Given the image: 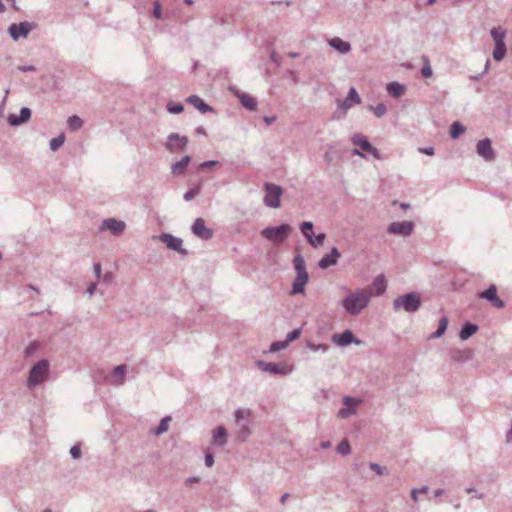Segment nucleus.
I'll list each match as a JSON object with an SVG mask.
<instances>
[{
    "instance_id": "f257e3e1",
    "label": "nucleus",
    "mask_w": 512,
    "mask_h": 512,
    "mask_svg": "<svg viewBox=\"0 0 512 512\" xmlns=\"http://www.w3.org/2000/svg\"><path fill=\"white\" fill-rule=\"evenodd\" d=\"M370 303V293L366 290L358 288L349 291L342 300V307L351 316L359 315Z\"/></svg>"
},
{
    "instance_id": "f03ea898",
    "label": "nucleus",
    "mask_w": 512,
    "mask_h": 512,
    "mask_svg": "<svg viewBox=\"0 0 512 512\" xmlns=\"http://www.w3.org/2000/svg\"><path fill=\"white\" fill-rule=\"evenodd\" d=\"M293 266L295 269L296 277L292 283L291 294H303L305 286L309 281V274L306 270V262L301 254H296L293 259Z\"/></svg>"
},
{
    "instance_id": "7ed1b4c3",
    "label": "nucleus",
    "mask_w": 512,
    "mask_h": 512,
    "mask_svg": "<svg viewBox=\"0 0 512 512\" xmlns=\"http://www.w3.org/2000/svg\"><path fill=\"white\" fill-rule=\"evenodd\" d=\"M236 438L245 442L252 434V412L249 409L239 408L235 411Z\"/></svg>"
},
{
    "instance_id": "20e7f679",
    "label": "nucleus",
    "mask_w": 512,
    "mask_h": 512,
    "mask_svg": "<svg viewBox=\"0 0 512 512\" xmlns=\"http://www.w3.org/2000/svg\"><path fill=\"white\" fill-rule=\"evenodd\" d=\"M421 307V297L416 292H409L407 294L398 296L393 301L394 311L403 309L405 312L414 313Z\"/></svg>"
},
{
    "instance_id": "39448f33",
    "label": "nucleus",
    "mask_w": 512,
    "mask_h": 512,
    "mask_svg": "<svg viewBox=\"0 0 512 512\" xmlns=\"http://www.w3.org/2000/svg\"><path fill=\"white\" fill-rule=\"evenodd\" d=\"M292 228L288 224H281L275 227H266L261 235L276 245L283 243L291 234Z\"/></svg>"
},
{
    "instance_id": "423d86ee",
    "label": "nucleus",
    "mask_w": 512,
    "mask_h": 512,
    "mask_svg": "<svg viewBox=\"0 0 512 512\" xmlns=\"http://www.w3.org/2000/svg\"><path fill=\"white\" fill-rule=\"evenodd\" d=\"M361 103V98L354 87H351L348 91L347 97L341 101L337 100L338 110L333 114L332 119L339 120L345 117L346 111L353 105Z\"/></svg>"
},
{
    "instance_id": "0eeeda50",
    "label": "nucleus",
    "mask_w": 512,
    "mask_h": 512,
    "mask_svg": "<svg viewBox=\"0 0 512 512\" xmlns=\"http://www.w3.org/2000/svg\"><path fill=\"white\" fill-rule=\"evenodd\" d=\"M49 372V363L46 359H42L38 361L36 364H34L30 371H29V377H28V386L35 387L36 385L40 384L45 377L48 375Z\"/></svg>"
},
{
    "instance_id": "6e6552de",
    "label": "nucleus",
    "mask_w": 512,
    "mask_h": 512,
    "mask_svg": "<svg viewBox=\"0 0 512 512\" xmlns=\"http://www.w3.org/2000/svg\"><path fill=\"white\" fill-rule=\"evenodd\" d=\"M265 196L263 199L264 204L270 208L280 207V197L283 193L282 188L279 185L273 183H265Z\"/></svg>"
},
{
    "instance_id": "1a4fd4ad",
    "label": "nucleus",
    "mask_w": 512,
    "mask_h": 512,
    "mask_svg": "<svg viewBox=\"0 0 512 512\" xmlns=\"http://www.w3.org/2000/svg\"><path fill=\"white\" fill-rule=\"evenodd\" d=\"M188 142V137L171 133L167 137L165 147L171 153H180L186 150Z\"/></svg>"
},
{
    "instance_id": "9d476101",
    "label": "nucleus",
    "mask_w": 512,
    "mask_h": 512,
    "mask_svg": "<svg viewBox=\"0 0 512 512\" xmlns=\"http://www.w3.org/2000/svg\"><path fill=\"white\" fill-rule=\"evenodd\" d=\"M257 367L262 371L273 375H288L291 373L292 368L286 364L271 363L258 360L256 362Z\"/></svg>"
},
{
    "instance_id": "9b49d317",
    "label": "nucleus",
    "mask_w": 512,
    "mask_h": 512,
    "mask_svg": "<svg viewBox=\"0 0 512 512\" xmlns=\"http://www.w3.org/2000/svg\"><path fill=\"white\" fill-rule=\"evenodd\" d=\"M34 28V24L28 21L13 23L8 28V33L14 41H18L20 37L26 38Z\"/></svg>"
},
{
    "instance_id": "f8f14e48",
    "label": "nucleus",
    "mask_w": 512,
    "mask_h": 512,
    "mask_svg": "<svg viewBox=\"0 0 512 512\" xmlns=\"http://www.w3.org/2000/svg\"><path fill=\"white\" fill-rule=\"evenodd\" d=\"M159 239L170 250L176 251L184 256L188 254V251L182 247L183 240L181 238L173 236L172 234L169 233H162L159 236Z\"/></svg>"
},
{
    "instance_id": "ddd939ff",
    "label": "nucleus",
    "mask_w": 512,
    "mask_h": 512,
    "mask_svg": "<svg viewBox=\"0 0 512 512\" xmlns=\"http://www.w3.org/2000/svg\"><path fill=\"white\" fill-rule=\"evenodd\" d=\"M351 141L353 145L359 147L362 151L370 153L375 159H381L379 150L372 146L368 139L362 134L353 135Z\"/></svg>"
},
{
    "instance_id": "4468645a",
    "label": "nucleus",
    "mask_w": 512,
    "mask_h": 512,
    "mask_svg": "<svg viewBox=\"0 0 512 512\" xmlns=\"http://www.w3.org/2000/svg\"><path fill=\"white\" fill-rule=\"evenodd\" d=\"M413 230L414 223L412 221L392 222L387 227L388 233L404 237L410 236Z\"/></svg>"
},
{
    "instance_id": "2eb2a0df",
    "label": "nucleus",
    "mask_w": 512,
    "mask_h": 512,
    "mask_svg": "<svg viewBox=\"0 0 512 512\" xmlns=\"http://www.w3.org/2000/svg\"><path fill=\"white\" fill-rule=\"evenodd\" d=\"M192 233L202 239V240H210L214 236V231L206 227L205 221L202 218H196L192 227H191Z\"/></svg>"
},
{
    "instance_id": "dca6fc26",
    "label": "nucleus",
    "mask_w": 512,
    "mask_h": 512,
    "mask_svg": "<svg viewBox=\"0 0 512 512\" xmlns=\"http://www.w3.org/2000/svg\"><path fill=\"white\" fill-rule=\"evenodd\" d=\"M125 229L126 223L116 218L104 219L100 226V231L109 230L115 236L122 235Z\"/></svg>"
},
{
    "instance_id": "f3484780",
    "label": "nucleus",
    "mask_w": 512,
    "mask_h": 512,
    "mask_svg": "<svg viewBox=\"0 0 512 512\" xmlns=\"http://www.w3.org/2000/svg\"><path fill=\"white\" fill-rule=\"evenodd\" d=\"M332 342L338 346L344 347L351 343L359 345L360 340L356 339L351 330H345L342 333H336L332 335Z\"/></svg>"
},
{
    "instance_id": "a211bd4d",
    "label": "nucleus",
    "mask_w": 512,
    "mask_h": 512,
    "mask_svg": "<svg viewBox=\"0 0 512 512\" xmlns=\"http://www.w3.org/2000/svg\"><path fill=\"white\" fill-rule=\"evenodd\" d=\"M477 154L486 161H492L495 158V153L492 148L491 140L485 138L480 140L476 146Z\"/></svg>"
},
{
    "instance_id": "6ab92c4d",
    "label": "nucleus",
    "mask_w": 512,
    "mask_h": 512,
    "mask_svg": "<svg viewBox=\"0 0 512 512\" xmlns=\"http://www.w3.org/2000/svg\"><path fill=\"white\" fill-rule=\"evenodd\" d=\"M479 297L489 301L493 307L501 309L504 307V302L497 296V288L495 285H490L488 289L482 291Z\"/></svg>"
},
{
    "instance_id": "aec40b11",
    "label": "nucleus",
    "mask_w": 512,
    "mask_h": 512,
    "mask_svg": "<svg viewBox=\"0 0 512 512\" xmlns=\"http://www.w3.org/2000/svg\"><path fill=\"white\" fill-rule=\"evenodd\" d=\"M340 258V252L336 247H333L329 254L324 255L318 265L321 269H327L331 266L337 264L338 259Z\"/></svg>"
},
{
    "instance_id": "412c9836",
    "label": "nucleus",
    "mask_w": 512,
    "mask_h": 512,
    "mask_svg": "<svg viewBox=\"0 0 512 512\" xmlns=\"http://www.w3.org/2000/svg\"><path fill=\"white\" fill-rule=\"evenodd\" d=\"M31 118V110L28 107H23L20 110V115L17 116L15 114H10L8 116V123L11 126H20L23 123L27 122Z\"/></svg>"
},
{
    "instance_id": "4be33fe9",
    "label": "nucleus",
    "mask_w": 512,
    "mask_h": 512,
    "mask_svg": "<svg viewBox=\"0 0 512 512\" xmlns=\"http://www.w3.org/2000/svg\"><path fill=\"white\" fill-rule=\"evenodd\" d=\"M386 288L387 283L385 277L383 275H378L377 277H375L369 291L367 292L370 293V297L380 296L386 291Z\"/></svg>"
},
{
    "instance_id": "5701e85b",
    "label": "nucleus",
    "mask_w": 512,
    "mask_h": 512,
    "mask_svg": "<svg viewBox=\"0 0 512 512\" xmlns=\"http://www.w3.org/2000/svg\"><path fill=\"white\" fill-rule=\"evenodd\" d=\"M354 402H360V400H355L352 397L345 396L343 398V404L346 406L344 408H341L338 411V417L341 419H346L350 417L352 414L355 413V407L353 406Z\"/></svg>"
},
{
    "instance_id": "b1692460",
    "label": "nucleus",
    "mask_w": 512,
    "mask_h": 512,
    "mask_svg": "<svg viewBox=\"0 0 512 512\" xmlns=\"http://www.w3.org/2000/svg\"><path fill=\"white\" fill-rule=\"evenodd\" d=\"M237 98L239 99L240 103L243 107H245L249 111H256L257 110V100L255 97L248 93L244 92H237L236 93Z\"/></svg>"
},
{
    "instance_id": "393cba45",
    "label": "nucleus",
    "mask_w": 512,
    "mask_h": 512,
    "mask_svg": "<svg viewBox=\"0 0 512 512\" xmlns=\"http://www.w3.org/2000/svg\"><path fill=\"white\" fill-rule=\"evenodd\" d=\"M212 444L218 447H224L227 444V430L224 426H218L213 431Z\"/></svg>"
},
{
    "instance_id": "a878e982",
    "label": "nucleus",
    "mask_w": 512,
    "mask_h": 512,
    "mask_svg": "<svg viewBox=\"0 0 512 512\" xmlns=\"http://www.w3.org/2000/svg\"><path fill=\"white\" fill-rule=\"evenodd\" d=\"M450 355H451V359L454 362L465 363L472 359L473 352L470 349H464V350L455 349V350L451 351Z\"/></svg>"
},
{
    "instance_id": "bb28decb",
    "label": "nucleus",
    "mask_w": 512,
    "mask_h": 512,
    "mask_svg": "<svg viewBox=\"0 0 512 512\" xmlns=\"http://www.w3.org/2000/svg\"><path fill=\"white\" fill-rule=\"evenodd\" d=\"M187 102L193 105L202 114L212 111V107L205 103L199 96L191 95L187 98Z\"/></svg>"
},
{
    "instance_id": "cd10ccee",
    "label": "nucleus",
    "mask_w": 512,
    "mask_h": 512,
    "mask_svg": "<svg viewBox=\"0 0 512 512\" xmlns=\"http://www.w3.org/2000/svg\"><path fill=\"white\" fill-rule=\"evenodd\" d=\"M329 45L342 54L348 53L351 50L350 43L342 40L339 37L331 39L329 41Z\"/></svg>"
},
{
    "instance_id": "c85d7f7f",
    "label": "nucleus",
    "mask_w": 512,
    "mask_h": 512,
    "mask_svg": "<svg viewBox=\"0 0 512 512\" xmlns=\"http://www.w3.org/2000/svg\"><path fill=\"white\" fill-rule=\"evenodd\" d=\"M386 90L390 96L399 98L404 94L405 86L399 82L394 81L387 84Z\"/></svg>"
},
{
    "instance_id": "c756f323",
    "label": "nucleus",
    "mask_w": 512,
    "mask_h": 512,
    "mask_svg": "<svg viewBox=\"0 0 512 512\" xmlns=\"http://www.w3.org/2000/svg\"><path fill=\"white\" fill-rule=\"evenodd\" d=\"M478 330V326L473 323H466L462 326L459 337L462 340H466L469 337H471L474 333H476Z\"/></svg>"
},
{
    "instance_id": "7c9ffc66",
    "label": "nucleus",
    "mask_w": 512,
    "mask_h": 512,
    "mask_svg": "<svg viewBox=\"0 0 512 512\" xmlns=\"http://www.w3.org/2000/svg\"><path fill=\"white\" fill-rule=\"evenodd\" d=\"M190 160V156H184L180 161L172 164L171 173L174 175L183 174V169L189 164Z\"/></svg>"
},
{
    "instance_id": "2f4dec72",
    "label": "nucleus",
    "mask_w": 512,
    "mask_h": 512,
    "mask_svg": "<svg viewBox=\"0 0 512 512\" xmlns=\"http://www.w3.org/2000/svg\"><path fill=\"white\" fill-rule=\"evenodd\" d=\"M490 34L495 41V45L497 44H505L504 38L506 36V32L501 27H494L491 29Z\"/></svg>"
},
{
    "instance_id": "473e14b6",
    "label": "nucleus",
    "mask_w": 512,
    "mask_h": 512,
    "mask_svg": "<svg viewBox=\"0 0 512 512\" xmlns=\"http://www.w3.org/2000/svg\"><path fill=\"white\" fill-rule=\"evenodd\" d=\"M421 61L423 63V66H422V69H421V75L424 77V78H430L433 74V71H432V68H431V63H430V59L427 55H422L421 56Z\"/></svg>"
},
{
    "instance_id": "72a5a7b5",
    "label": "nucleus",
    "mask_w": 512,
    "mask_h": 512,
    "mask_svg": "<svg viewBox=\"0 0 512 512\" xmlns=\"http://www.w3.org/2000/svg\"><path fill=\"white\" fill-rule=\"evenodd\" d=\"M465 130L466 128L462 123L458 121L453 122L450 127V136L452 139H457L460 135H462L465 132Z\"/></svg>"
},
{
    "instance_id": "f704fd0d",
    "label": "nucleus",
    "mask_w": 512,
    "mask_h": 512,
    "mask_svg": "<svg viewBox=\"0 0 512 512\" xmlns=\"http://www.w3.org/2000/svg\"><path fill=\"white\" fill-rule=\"evenodd\" d=\"M325 238L326 235L324 233H320L318 235H314V233H312L310 236H307L306 240L311 246L319 247L324 244Z\"/></svg>"
},
{
    "instance_id": "c9c22d12",
    "label": "nucleus",
    "mask_w": 512,
    "mask_h": 512,
    "mask_svg": "<svg viewBox=\"0 0 512 512\" xmlns=\"http://www.w3.org/2000/svg\"><path fill=\"white\" fill-rule=\"evenodd\" d=\"M114 376L117 378L115 380V385H122L124 383V377L126 374V365H118L113 370Z\"/></svg>"
},
{
    "instance_id": "e433bc0d",
    "label": "nucleus",
    "mask_w": 512,
    "mask_h": 512,
    "mask_svg": "<svg viewBox=\"0 0 512 512\" xmlns=\"http://www.w3.org/2000/svg\"><path fill=\"white\" fill-rule=\"evenodd\" d=\"M448 326V318L443 316L439 321L437 330L430 336L432 339L440 338L446 331Z\"/></svg>"
},
{
    "instance_id": "4c0bfd02",
    "label": "nucleus",
    "mask_w": 512,
    "mask_h": 512,
    "mask_svg": "<svg viewBox=\"0 0 512 512\" xmlns=\"http://www.w3.org/2000/svg\"><path fill=\"white\" fill-rule=\"evenodd\" d=\"M170 421H171V417L170 416H166L163 419H161L158 427L154 431V434L157 435V436H160V435L164 434L165 432H167Z\"/></svg>"
},
{
    "instance_id": "58836bf2",
    "label": "nucleus",
    "mask_w": 512,
    "mask_h": 512,
    "mask_svg": "<svg viewBox=\"0 0 512 512\" xmlns=\"http://www.w3.org/2000/svg\"><path fill=\"white\" fill-rule=\"evenodd\" d=\"M67 124L69 129L77 131L83 126V120L80 117L73 115L68 118Z\"/></svg>"
},
{
    "instance_id": "ea45409f",
    "label": "nucleus",
    "mask_w": 512,
    "mask_h": 512,
    "mask_svg": "<svg viewBox=\"0 0 512 512\" xmlns=\"http://www.w3.org/2000/svg\"><path fill=\"white\" fill-rule=\"evenodd\" d=\"M337 453L342 456H347L351 452V446L347 439H343L336 447Z\"/></svg>"
},
{
    "instance_id": "a19ab883",
    "label": "nucleus",
    "mask_w": 512,
    "mask_h": 512,
    "mask_svg": "<svg viewBox=\"0 0 512 512\" xmlns=\"http://www.w3.org/2000/svg\"><path fill=\"white\" fill-rule=\"evenodd\" d=\"M506 55V46L505 44H497L495 45L494 51H493V58L496 61H501Z\"/></svg>"
},
{
    "instance_id": "79ce46f5",
    "label": "nucleus",
    "mask_w": 512,
    "mask_h": 512,
    "mask_svg": "<svg viewBox=\"0 0 512 512\" xmlns=\"http://www.w3.org/2000/svg\"><path fill=\"white\" fill-rule=\"evenodd\" d=\"M65 141L64 134H60L59 136L52 138L49 142V147L52 151H57Z\"/></svg>"
},
{
    "instance_id": "37998d69",
    "label": "nucleus",
    "mask_w": 512,
    "mask_h": 512,
    "mask_svg": "<svg viewBox=\"0 0 512 512\" xmlns=\"http://www.w3.org/2000/svg\"><path fill=\"white\" fill-rule=\"evenodd\" d=\"M200 191H201V184H198L195 188L188 190L184 194L183 198L185 201H191L194 197L199 195Z\"/></svg>"
},
{
    "instance_id": "c03bdc74",
    "label": "nucleus",
    "mask_w": 512,
    "mask_h": 512,
    "mask_svg": "<svg viewBox=\"0 0 512 512\" xmlns=\"http://www.w3.org/2000/svg\"><path fill=\"white\" fill-rule=\"evenodd\" d=\"M184 110V107L180 103L169 102L167 104V111L171 114H179Z\"/></svg>"
},
{
    "instance_id": "a18cd8bd",
    "label": "nucleus",
    "mask_w": 512,
    "mask_h": 512,
    "mask_svg": "<svg viewBox=\"0 0 512 512\" xmlns=\"http://www.w3.org/2000/svg\"><path fill=\"white\" fill-rule=\"evenodd\" d=\"M303 236L307 239L313 233V223L310 221H304L300 226Z\"/></svg>"
},
{
    "instance_id": "49530a36",
    "label": "nucleus",
    "mask_w": 512,
    "mask_h": 512,
    "mask_svg": "<svg viewBox=\"0 0 512 512\" xmlns=\"http://www.w3.org/2000/svg\"><path fill=\"white\" fill-rule=\"evenodd\" d=\"M307 347L311 351H314V352L320 351L322 353H326L329 349V345H327V344L308 343Z\"/></svg>"
},
{
    "instance_id": "de8ad7c7",
    "label": "nucleus",
    "mask_w": 512,
    "mask_h": 512,
    "mask_svg": "<svg viewBox=\"0 0 512 512\" xmlns=\"http://www.w3.org/2000/svg\"><path fill=\"white\" fill-rule=\"evenodd\" d=\"M371 470H373L378 475H387L388 469L385 466H381L377 463L371 462L369 464Z\"/></svg>"
},
{
    "instance_id": "09e8293b",
    "label": "nucleus",
    "mask_w": 512,
    "mask_h": 512,
    "mask_svg": "<svg viewBox=\"0 0 512 512\" xmlns=\"http://www.w3.org/2000/svg\"><path fill=\"white\" fill-rule=\"evenodd\" d=\"M373 112L374 114L377 116V117H382L383 115L386 114L387 112V108L386 106L383 104V103H379L378 105H376L375 107L374 106H370L369 107Z\"/></svg>"
},
{
    "instance_id": "8fccbe9b",
    "label": "nucleus",
    "mask_w": 512,
    "mask_h": 512,
    "mask_svg": "<svg viewBox=\"0 0 512 512\" xmlns=\"http://www.w3.org/2000/svg\"><path fill=\"white\" fill-rule=\"evenodd\" d=\"M287 342L284 341H275L270 345L269 351L272 353L283 350L287 347Z\"/></svg>"
},
{
    "instance_id": "3c124183",
    "label": "nucleus",
    "mask_w": 512,
    "mask_h": 512,
    "mask_svg": "<svg viewBox=\"0 0 512 512\" xmlns=\"http://www.w3.org/2000/svg\"><path fill=\"white\" fill-rule=\"evenodd\" d=\"M301 331H302V330H301V328H296V329H294V330L290 331V332L286 335V339H285V342H287V345H288L290 342H292V341H294V340L298 339V338L300 337V335H301Z\"/></svg>"
},
{
    "instance_id": "603ef678",
    "label": "nucleus",
    "mask_w": 512,
    "mask_h": 512,
    "mask_svg": "<svg viewBox=\"0 0 512 512\" xmlns=\"http://www.w3.org/2000/svg\"><path fill=\"white\" fill-rule=\"evenodd\" d=\"M70 455L73 459H78L81 456V448L79 445H74L70 449Z\"/></svg>"
},
{
    "instance_id": "864d4df0",
    "label": "nucleus",
    "mask_w": 512,
    "mask_h": 512,
    "mask_svg": "<svg viewBox=\"0 0 512 512\" xmlns=\"http://www.w3.org/2000/svg\"><path fill=\"white\" fill-rule=\"evenodd\" d=\"M201 481L200 477H197V476H193V477H189L185 480V485L187 487H193L194 484L196 483H199Z\"/></svg>"
},
{
    "instance_id": "5fc2aeb1",
    "label": "nucleus",
    "mask_w": 512,
    "mask_h": 512,
    "mask_svg": "<svg viewBox=\"0 0 512 512\" xmlns=\"http://www.w3.org/2000/svg\"><path fill=\"white\" fill-rule=\"evenodd\" d=\"M217 163H218V162H217V161H215V160L205 161V162H203V163H201V164H200L199 168H200L201 170H203V169H208V168H211V167H213V166L217 165Z\"/></svg>"
},
{
    "instance_id": "6e6d98bb",
    "label": "nucleus",
    "mask_w": 512,
    "mask_h": 512,
    "mask_svg": "<svg viewBox=\"0 0 512 512\" xmlns=\"http://www.w3.org/2000/svg\"><path fill=\"white\" fill-rule=\"evenodd\" d=\"M205 465L207 467H212L214 464V457L211 453H206L204 457Z\"/></svg>"
},
{
    "instance_id": "4d7b16f0",
    "label": "nucleus",
    "mask_w": 512,
    "mask_h": 512,
    "mask_svg": "<svg viewBox=\"0 0 512 512\" xmlns=\"http://www.w3.org/2000/svg\"><path fill=\"white\" fill-rule=\"evenodd\" d=\"M153 15L157 19L161 18V6L159 2L154 3Z\"/></svg>"
},
{
    "instance_id": "13d9d810",
    "label": "nucleus",
    "mask_w": 512,
    "mask_h": 512,
    "mask_svg": "<svg viewBox=\"0 0 512 512\" xmlns=\"http://www.w3.org/2000/svg\"><path fill=\"white\" fill-rule=\"evenodd\" d=\"M17 69L21 72H31V71H35L36 67L33 65H20L17 67Z\"/></svg>"
},
{
    "instance_id": "bf43d9fd",
    "label": "nucleus",
    "mask_w": 512,
    "mask_h": 512,
    "mask_svg": "<svg viewBox=\"0 0 512 512\" xmlns=\"http://www.w3.org/2000/svg\"><path fill=\"white\" fill-rule=\"evenodd\" d=\"M93 270H94V273H95L97 279H100L102 276V269H101L100 263H98V262L94 263Z\"/></svg>"
},
{
    "instance_id": "052dcab7",
    "label": "nucleus",
    "mask_w": 512,
    "mask_h": 512,
    "mask_svg": "<svg viewBox=\"0 0 512 512\" xmlns=\"http://www.w3.org/2000/svg\"><path fill=\"white\" fill-rule=\"evenodd\" d=\"M113 278H114L113 274L111 272H107L103 275L102 281L105 284H110L113 281Z\"/></svg>"
},
{
    "instance_id": "680f3d73",
    "label": "nucleus",
    "mask_w": 512,
    "mask_h": 512,
    "mask_svg": "<svg viewBox=\"0 0 512 512\" xmlns=\"http://www.w3.org/2000/svg\"><path fill=\"white\" fill-rule=\"evenodd\" d=\"M420 153L426 154V155H434V148L433 147H420L419 149Z\"/></svg>"
},
{
    "instance_id": "e2e57ef3",
    "label": "nucleus",
    "mask_w": 512,
    "mask_h": 512,
    "mask_svg": "<svg viewBox=\"0 0 512 512\" xmlns=\"http://www.w3.org/2000/svg\"><path fill=\"white\" fill-rule=\"evenodd\" d=\"M466 492L467 493L475 494V497L478 498V499H483L484 498V494L477 493V491L474 488H471V487L466 488Z\"/></svg>"
},
{
    "instance_id": "0e129e2a",
    "label": "nucleus",
    "mask_w": 512,
    "mask_h": 512,
    "mask_svg": "<svg viewBox=\"0 0 512 512\" xmlns=\"http://www.w3.org/2000/svg\"><path fill=\"white\" fill-rule=\"evenodd\" d=\"M97 290V284L96 283H91L88 287H87V293L91 296L93 295Z\"/></svg>"
},
{
    "instance_id": "69168bd1",
    "label": "nucleus",
    "mask_w": 512,
    "mask_h": 512,
    "mask_svg": "<svg viewBox=\"0 0 512 512\" xmlns=\"http://www.w3.org/2000/svg\"><path fill=\"white\" fill-rule=\"evenodd\" d=\"M263 120L266 123V125H271L273 122L276 121V117L275 116H265L263 118Z\"/></svg>"
},
{
    "instance_id": "338daca9",
    "label": "nucleus",
    "mask_w": 512,
    "mask_h": 512,
    "mask_svg": "<svg viewBox=\"0 0 512 512\" xmlns=\"http://www.w3.org/2000/svg\"><path fill=\"white\" fill-rule=\"evenodd\" d=\"M330 446H331V442H330V441H323V442H321V444H320V447H321L322 449H328V448H330Z\"/></svg>"
},
{
    "instance_id": "774afa93",
    "label": "nucleus",
    "mask_w": 512,
    "mask_h": 512,
    "mask_svg": "<svg viewBox=\"0 0 512 512\" xmlns=\"http://www.w3.org/2000/svg\"><path fill=\"white\" fill-rule=\"evenodd\" d=\"M352 154L353 155H357V156H360L362 158H365L366 156L359 150V149H353L352 150Z\"/></svg>"
}]
</instances>
